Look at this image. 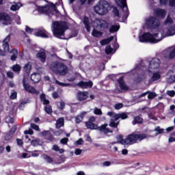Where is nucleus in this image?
Returning <instances> with one entry per match:
<instances>
[{
  "instance_id": "ea45409f",
  "label": "nucleus",
  "mask_w": 175,
  "mask_h": 175,
  "mask_svg": "<svg viewBox=\"0 0 175 175\" xmlns=\"http://www.w3.org/2000/svg\"><path fill=\"white\" fill-rule=\"evenodd\" d=\"M55 83L58 85H60V87H70V83H65L59 82L58 80H56Z\"/></svg>"
},
{
  "instance_id": "13d9d810",
  "label": "nucleus",
  "mask_w": 175,
  "mask_h": 175,
  "mask_svg": "<svg viewBox=\"0 0 175 175\" xmlns=\"http://www.w3.org/2000/svg\"><path fill=\"white\" fill-rule=\"evenodd\" d=\"M167 94L169 95V96H174L175 92L174 90L167 91Z\"/></svg>"
},
{
  "instance_id": "de8ad7c7",
  "label": "nucleus",
  "mask_w": 175,
  "mask_h": 175,
  "mask_svg": "<svg viewBox=\"0 0 175 175\" xmlns=\"http://www.w3.org/2000/svg\"><path fill=\"white\" fill-rule=\"evenodd\" d=\"M113 51V49H111V46H107L106 48H105V53L106 54H111Z\"/></svg>"
},
{
  "instance_id": "423d86ee",
  "label": "nucleus",
  "mask_w": 175,
  "mask_h": 175,
  "mask_svg": "<svg viewBox=\"0 0 175 175\" xmlns=\"http://www.w3.org/2000/svg\"><path fill=\"white\" fill-rule=\"evenodd\" d=\"M146 136L144 134H131L129 135L125 140L120 141L121 144H133L137 142V140H143L146 139Z\"/></svg>"
},
{
  "instance_id": "338daca9",
  "label": "nucleus",
  "mask_w": 175,
  "mask_h": 175,
  "mask_svg": "<svg viewBox=\"0 0 175 175\" xmlns=\"http://www.w3.org/2000/svg\"><path fill=\"white\" fill-rule=\"evenodd\" d=\"M170 6H175V0H170Z\"/></svg>"
},
{
  "instance_id": "680f3d73",
  "label": "nucleus",
  "mask_w": 175,
  "mask_h": 175,
  "mask_svg": "<svg viewBox=\"0 0 175 175\" xmlns=\"http://www.w3.org/2000/svg\"><path fill=\"white\" fill-rule=\"evenodd\" d=\"M24 133L25 135H33V131L32 130L25 131Z\"/></svg>"
},
{
  "instance_id": "aec40b11",
  "label": "nucleus",
  "mask_w": 175,
  "mask_h": 175,
  "mask_svg": "<svg viewBox=\"0 0 175 175\" xmlns=\"http://www.w3.org/2000/svg\"><path fill=\"white\" fill-rule=\"evenodd\" d=\"M154 13H155L157 17H159V18H165V16L166 14V11L165 10L158 8L154 10Z\"/></svg>"
},
{
  "instance_id": "052dcab7",
  "label": "nucleus",
  "mask_w": 175,
  "mask_h": 175,
  "mask_svg": "<svg viewBox=\"0 0 175 175\" xmlns=\"http://www.w3.org/2000/svg\"><path fill=\"white\" fill-rule=\"evenodd\" d=\"M83 143H84V141L81 138H80L78 141L76 142V144H77V146H80L83 144Z\"/></svg>"
},
{
  "instance_id": "5701e85b",
  "label": "nucleus",
  "mask_w": 175,
  "mask_h": 175,
  "mask_svg": "<svg viewBox=\"0 0 175 175\" xmlns=\"http://www.w3.org/2000/svg\"><path fill=\"white\" fill-rule=\"evenodd\" d=\"M87 114V111H82L79 115L75 117V122L77 124H80L81 121H83V119L84 118V116Z\"/></svg>"
},
{
  "instance_id": "5fc2aeb1",
  "label": "nucleus",
  "mask_w": 175,
  "mask_h": 175,
  "mask_svg": "<svg viewBox=\"0 0 175 175\" xmlns=\"http://www.w3.org/2000/svg\"><path fill=\"white\" fill-rule=\"evenodd\" d=\"M7 76L10 78V79H13L14 76V74L11 72V71H8L7 72Z\"/></svg>"
},
{
  "instance_id": "4d7b16f0",
  "label": "nucleus",
  "mask_w": 175,
  "mask_h": 175,
  "mask_svg": "<svg viewBox=\"0 0 175 175\" xmlns=\"http://www.w3.org/2000/svg\"><path fill=\"white\" fill-rule=\"evenodd\" d=\"M113 13L115 14L116 16H117L118 17H120V12L118 11V9H117V8H113Z\"/></svg>"
},
{
  "instance_id": "09e8293b",
  "label": "nucleus",
  "mask_w": 175,
  "mask_h": 175,
  "mask_svg": "<svg viewBox=\"0 0 175 175\" xmlns=\"http://www.w3.org/2000/svg\"><path fill=\"white\" fill-rule=\"evenodd\" d=\"M30 126L32 129H34L35 131H39V126L38 124L31 123Z\"/></svg>"
},
{
  "instance_id": "4468645a",
  "label": "nucleus",
  "mask_w": 175,
  "mask_h": 175,
  "mask_svg": "<svg viewBox=\"0 0 175 175\" xmlns=\"http://www.w3.org/2000/svg\"><path fill=\"white\" fill-rule=\"evenodd\" d=\"M94 27L96 28H107L109 24L103 19H96L94 21Z\"/></svg>"
},
{
  "instance_id": "49530a36",
  "label": "nucleus",
  "mask_w": 175,
  "mask_h": 175,
  "mask_svg": "<svg viewBox=\"0 0 175 175\" xmlns=\"http://www.w3.org/2000/svg\"><path fill=\"white\" fill-rule=\"evenodd\" d=\"M123 106H124V104L120 103L114 105V109H116V110H120V109H122Z\"/></svg>"
},
{
  "instance_id": "7ed1b4c3",
  "label": "nucleus",
  "mask_w": 175,
  "mask_h": 175,
  "mask_svg": "<svg viewBox=\"0 0 175 175\" xmlns=\"http://www.w3.org/2000/svg\"><path fill=\"white\" fill-rule=\"evenodd\" d=\"M50 69L53 71V73L59 75V76H65L68 73V66L65 64L59 62L51 63Z\"/></svg>"
},
{
  "instance_id": "b1692460",
  "label": "nucleus",
  "mask_w": 175,
  "mask_h": 175,
  "mask_svg": "<svg viewBox=\"0 0 175 175\" xmlns=\"http://www.w3.org/2000/svg\"><path fill=\"white\" fill-rule=\"evenodd\" d=\"M40 74L39 73H33L31 75V80L33 81V83H39L40 81Z\"/></svg>"
},
{
  "instance_id": "79ce46f5",
  "label": "nucleus",
  "mask_w": 175,
  "mask_h": 175,
  "mask_svg": "<svg viewBox=\"0 0 175 175\" xmlns=\"http://www.w3.org/2000/svg\"><path fill=\"white\" fill-rule=\"evenodd\" d=\"M44 111L47 114H51L53 113V109H51V106L47 105L44 108Z\"/></svg>"
},
{
  "instance_id": "a878e982",
  "label": "nucleus",
  "mask_w": 175,
  "mask_h": 175,
  "mask_svg": "<svg viewBox=\"0 0 175 175\" xmlns=\"http://www.w3.org/2000/svg\"><path fill=\"white\" fill-rule=\"evenodd\" d=\"M84 25H85V28H86L88 32H90L91 31V26H90V19L88 18V17L85 16L83 18V21Z\"/></svg>"
},
{
  "instance_id": "e433bc0d",
  "label": "nucleus",
  "mask_w": 175,
  "mask_h": 175,
  "mask_svg": "<svg viewBox=\"0 0 175 175\" xmlns=\"http://www.w3.org/2000/svg\"><path fill=\"white\" fill-rule=\"evenodd\" d=\"M12 55L11 56L12 61H16L17 59V55H18V51L14 49L12 50Z\"/></svg>"
},
{
  "instance_id": "1a4fd4ad",
  "label": "nucleus",
  "mask_w": 175,
  "mask_h": 175,
  "mask_svg": "<svg viewBox=\"0 0 175 175\" xmlns=\"http://www.w3.org/2000/svg\"><path fill=\"white\" fill-rule=\"evenodd\" d=\"M107 116H109V117H112V118H114L115 121H118L120 118L121 120H126V118H128V113L125 112L116 113L113 111H109L107 113Z\"/></svg>"
},
{
  "instance_id": "cd10ccee",
  "label": "nucleus",
  "mask_w": 175,
  "mask_h": 175,
  "mask_svg": "<svg viewBox=\"0 0 175 175\" xmlns=\"http://www.w3.org/2000/svg\"><path fill=\"white\" fill-rule=\"evenodd\" d=\"M37 58H39L41 62H46V53L39 52L36 55Z\"/></svg>"
},
{
  "instance_id": "603ef678",
  "label": "nucleus",
  "mask_w": 175,
  "mask_h": 175,
  "mask_svg": "<svg viewBox=\"0 0 175 175\" xmlns=\"http://www.w3.org/2000/svg\"><path fill=\"white\" fill-rule=\"evenodd\" d=\"M25 31L28 33H31V32H33V29H31V27L26 26Z\"/></svg>"
},
{
  "instance_id": "6ab92c4d",
  "label": "nucleus",
  "mask_w": 175,
  "mask_h": 175,
  "mask_svg": "<svg viewBox=\"0 0 175 175\" xmlns=\"http://www.w3.org/2000/svg\"><path fill=\"white\" fill-rule=\"evenodd\" d=\"M118 83H119L120 88L123 91H128V90H129L128 86H126V84H125V82H124V77H121L120 79H118Z\"/></svg>"
},
{
  "instance_id": "4be33fe9",
  "label": "nucleus",
  "mask_w": 175,
  "mask_h": 175,
  "mask_svg": "<svg viewBox=\"0 0 175 175\" xmlns=\"http://www.w3.org/2000/svg\"><path fill=\"white\" fill-rule=\"evenodd\" d=\"M116 121L117 120L112 118L110 120L109 126H111V128H115L116 132H118V125H120V122H116Z\"/></svg>"
},
{
  "instance_id": "f3484780",
  "label": "nucleus",
  "mask_w": 175,
  "mask_h": 175,
  "mask_svg": "<svg viewBox=\"0 0 175 175\" xmlns=\"http://www.w3.org/2000/svg\"><path fill=\"white\" fill-rule=\"evenodd\" d=\"M38 12L41 14H49V13H51V8L49 5L44 7L40 6L38 7Z\"/></svg>"
},
{
  "instance_id": "69168bd1",
  "label": "nucleus",
  "mask_w": 175,
  "mask_h": 175,
  "mask_svg": "<svg viewBox=\"0 0 175 175\" xmlns=\"http://www.w3.org/2000/svg\"><path fill=\"white\" fill-rule=\"evenodd\" d=\"M18 146H23V140L20 139H16Z\"/></svg>"
},
{
  "instance_id": "2eb2a0df",
  "label": "nucleus",
  "mask_w": 175,
  "mask_h": 175,
  "mask_svg": "<svg viewBox=\"0 0 175 175\" xmlns=\"http://www.w3.org/2000/svg\"><path fill=\"white\" fill-rule=\"evenodd\" d=\"M77 85L83 90H85L87 88H92V85H94V83H92V81H89L88 82L80 81L77 84Z\"/></svg>"
},
{
  "instance_id": "e2e57ef3",
  "label": "nucleus",
  "mask_w": 175,
  "mask_h": 175,
  "mask_svg": "<svg viewBox=\"0 0 175 175\" xmlns=\"http://www.w3.org/2000/svg\"><path fill=\"white\" fill-rule=\"evenodd\" d=\"M88 122H92V123L95 122V117H94V116L90 117L89 118Z\"/></svg>"
},
{
  "instance_id": "774afa93",
  "label": "nucleus",
  "mask_w": 175,
  "mask_h": 175,
  "mask_svg": "<svg viewBox=\"0 0 175 175\" xmlns=\"http://www.w3.org/2000/svg\"><path fill=\"white\" fill-rule=\"evenodd\" d=\"M169 143H173V142H175V137H170L168 139Z\"/></svg>"
},
{
  "instance_id": "c756f323",
  "label": "nucleus",
  "mask_w": 175,
  "mask_h": 175,
  "mask_svg": "<svg viewBox=\"0 0 175 175\" xmlns=\"http://www.w3.org/2000/svg\"><path fill=\"white\" fill-rule=\"evenodd\" d=\"M113 39H114L113 36H111L110 38L102 40L100 43L102 46H105V44H109V43H110V42H111V40H113Z\"/></svg>"
},
{
  "instance_id": "473e14b6",
  "label": "nucleus",
  "mask_w": 175,
  "mask_h": 175,
  "mask_svg": "<svg viewBox=\"0 0 175 175\" xmlns=\"http://www.w3.org/2000/svg\"><path fill=\"white\" fill-rule=\"evenodd\" d=\"M40 99L41 102H42L43 105H49L50 103L49 100H46V94H40Z\"/></svg>"
},
{
  "instance_id": "39448f33",
  "label": "nucleus",
  "mask_w": 175,
  "mask_h": 175,
  "mask_svg": "<svg viewBox=\"0 0 175 175\" xmlns=\"http://www.w3.org/2000/svg\"><path fill=\"white\" fill-rule=\"evenodd\" d=\"M86 127L88 129H98L100 132H103L105 135H107V133H113V131L110 130V129L107 128L109 124H104L98 127V125L92 123L91 122H85Z\"/></svg>"
},
{
  "instance_id": "a19ab883",
  "label": "nucleus",
  "mask_w": 175,
  "mask_h": 175,
  "mask_svg": "<svg viewBox=\"0 0 175 175\" xmlns=\"http://www.w3.org/2000/svg\"><path fill=\"white\" fill-rule=\"evenodd\" d=\"M148 99H154L155 96H157V93L153 92H150L148 93Z\"/></svg>"
},
{
  "instance_id": "2f4dec72",
  "label": "nucleus",
  "mask_w": 175,
  "mask_h": 175,
  "mask_svg": "<svg viewBox=\"0 0 175 175\" xmlns=\"http://www.w3.org/2000/svg\"><path fill=\"white\" fill-rule=\"evenodd\" d=\"M16 132V127H12L11 129V131L10 132V134H7L5 135V140H10L12 137H13V133Z\"/></svg>"
},
{
  "instance_id": "a18cd8bd",
  "label": "nucleus",
  "mask_w": 175,
  "mask_h": 175,
  "mask_svg": "<svg viewBox=\"0 0 175 175\" xmlns=\"http://www.w3.org/2000/svg\"><path fill=\"white\" fill-rule=\"evenodd\" d=\"M12 70H14V72H20V70H21V67L20 66V65L16 64L13 66Z\"/></svg>"
},
{
  "instance_id": "6e6552de",
  "label": "nucleus",
  "mask_w": 175,
  "mask_h": 175,
  "mask_svg": "<svg viewBox=\"0 0 175 175\" xmlns=\"http://www.w3.org/2000/svg\"><path fill=\"white\" fill-rule=\"evenodd\" d=\"M0 23L3 24V25H12V16L9 15V14L6 12H1L0 13Z\"/></svg>"
},
{
  "instance_id": "a211bd4d",
  "label": "nucleus",
  "mask_w": 175,
  "mask_h": 175,
  "mask_svg": "<svg viewBox=\"0 0 175 175\" xmlns=\"http://www.w3.org/2000/svg\"><path fill=\"white\" fill-rule=\"evenodd\" d=\"M161 79V72H154L150 77V79L149 80V84H152L154 81H158Z\"/></svg>"
},
{
  "instance_id": "f257e3e1",
  "label": "nucleus",
  "mask_w": 175,
  "mask_h": 175,
  "mask_svg": "<svg viewBox=\"0 0 175 175\" xmlns=\"http://www.w3.org/2000/svg\"><path fill=\"white\" fill-rule=\"evenodd\" d=\"M173 35H175V28L169 27L163 28L157 33L153 34L150 33L142 34L139 36V42H142V43H145L146 42H150V43H158V42H161L164 38L173 36Z\"/></svg>"
},
{
  "instance_id": "c9c22d12",
  "label": "nucleus",
  "mask_w": 175,
  "mask_h": 175,
  "mask_svg": "<svg viewBox=\"0 0 175 175\" xmlns=\"http://www.w3.org/2000/svg\"><path fill=\"white\" fill-rule=\"evenodd\" d=\"M35 36H40L41 38H48L47 34H46V32L40 30L35 33Z\"/></svg>"
},
{
  "instance_id": "0eeeda50",
  "label": "nucleus",
  "mask_w": 175,
  "mask_h": 175,
  "mask_svg": "<svg viewBox=\"0 0 175 175\" xmlns=\"http://www.w3.org/2000/svg\"><path fill=\"white\" fill-rule=\"evenodd\" d=\"M145 25L148 28L157 29V28L161 25V22H159V20L157 19V18L150 17L146 19Z\"/></svg>"
},
{
  "instance_id": "0e129e2a",
  "label": "nucleus",
  "mask_w": 175,
  "mask_h": 175,
  "mask_svg": "<svg viewBox=\"0 0 175 175\" xmlns=\"http://www.w3.org/2000/svg\"><path fill=\"white\" fill-rule=\"evenodd\" d=\"M53 98H54V99H57L58 98V92H55L52 94Z\"/></svg>"
},
{
  "instance_id": "6e6d98bb",
  "label": "nucleus",
  "mask_w": 175,
  "mask_h": 175,
  "mask_svg": "<svg viewBox=\"0 0 175 175\" xmlns=\"http://www.w3.org/2000/svg\"><path fill=\"white\" fill-rule=\"evenodd\" d=\"M68 139L66 138V137L63 138V139H62L60 140V143H61L62 144H66L68 143Z\"/></svg>"
},
{
  "instance_id": "bb28decb",
  "label": "nucleus",
  "mask_w": 175,
  "mask_h": 175,
  "mask_svg": "<svg viewBox=\"0 0 175 175\" xmlns=\"http://www.w3.org/2000/svg\"><path fill=\"white\" fill-rule=\"evenodd\" d=\"M12 5L10 7V10H12V12H16V10H19L20 8H21V6H23V5H21V3H12Z\"/></svg>"
},
{
  "instance_id": "8fccbe9b",
  "label": "nucleus",
  "mask_w": 175,
  "mask_h": 175,
  "mask_svg": "<svg viewBox=\"0 0 175 175\" xmlns=\"http://www.w3.org/2000/svg\"><path fill=\"white\" fill-rule=\"evenodd\" d=\"M17 98V92H14L10 95V99H16Z\"/></svg>"
},
{
  "instance_id": "c85d7f7f",
  "label": "nucleus",
  "mask_w": 175,
  "mask_h": 175,
  "mask_svg": "<svg viewBox=\"0 0 175 175\" xmlns=\"http://www.w3.org/2000/svg\"><path fill=\"white\" fill-rule=\"evenodd\" d=\"M64 118H59L57 122H56V128L57 129H59V128H61V126H64Z\"/></svg>"
},
{
  "instance_id": "864d4df0",
  "label": "nucleus",
  "mask_w": 175,
  "mask_h": 175,
  "mask_svg": "<svg viewBox=\"0 0 175 175\" xmlns=\"http://www.w3.org/2000/svg\"><path fill=\"white\" fill-rule=\"evenodd\" d=\"M65 102L62 101L60 102V106H59V110H64V109H65Z\"/></svg>"
},
{
  "instance_id": "f8f14e48",
  "label": "nucleus",
  "mask_w": 175,
  "mask_h": 175,
  "mask_svg": "<svg viewBox=\"0 0 175 175\" xmlns=\"http://www.w3.org/2000/svg\"><path fill=\"white\" fill-rule=\"evenodd\" d=\"M23 85L24 90H25L27 92H29L30 94H39V92L36 91V90H35V88L29 85L25 77L23 79Z\"/></svg>"
},
{
  "instance_id": "20e7f679",
  "label": "nucleus",
  "mask_w": 175,
  "mask_h": 175,
  "mask_svg": "<svg viewBox=\"0 0 175 175\" xmlns=\"http://www.w3.org/2000/svg\"><path fill=\"white\" fill-rule=\"evenodd\" d=\"M109 9H110V5L106 1H101L94 6L95 13H97V14L100 16L107 14V12H109Z\"/></svg>"
},
{
  "instance_id": "3c124183",
  "label": "nucleus",
  "mask_w": 175,
  "mask_h": 175,
  "mask_svg": "<svg viewBox=\"0 0 175 175\" xmlns=\"http://www.w3.org/2000/svg\"><path fill=\"white\" fill-rule=\"evenodd\" d=\"M154 131L156 132H158V133L161 134V133H163V129H161L159 126H157Z\"/></svg>"
},
{
  "instance_id": "dca6fc26",
  "label": "nucleus",
  "mask_w": 175,
  "mask_h": 175,
  "mask_svg": "<svg viewBox=\"0 0 175 175\" xmlns=\"http://www.w3.org/2000/svg\"><path fill=\"white\" fill-rule=\"evenodd\" d=\"M88 98V92H79L77 94V99L79 102H83V100H86Z\"/></svg>"
},
{
  "instance_id": "72a5a7b5",
  "label": "nucleus",
  "mask_w": 175,
  "mask_h": 175,
  "mask_svg": "<svg viewBox=\"0 0 175 175\" xmlns=\"http://www.w3.org/2000/svg\"><path fill=\"white\" fill-rule=\"evenodd\" d=\"M133 125H136V124H143V118L140 116H136L133 121Z\"/></svg>"
},
{
  "instance_id": "c03bdc74",
  "label": "nucleus",
  "mask_w": 175,
  "mask_h": 175,
  "mask_svg": "<svg viewBox=\"0 0 175 175\" xmlns=\"http://www.w3.org/2000/svg\"><path fill=\"white\" fill-rule=\"evenodd\" d=\"M94 113L96 116H102V110L100 109H98V108H96V107L94 108Z\"/></svg>"
},
{
  "instance_id": "412c9836",
  "label": "nucleus",
  "mask_w": 175,
  "mask_h": 175,
  "mask_svg": "<svg viewBox=\"0 0 175 175\" xmlns=\"http://www.w3.org/2000/svg\"><path fill=\"white\" fill-rule=\"evenodd\" d=\"M41 157L42 158H43V159H44L45 162H46L47 163H51V165H54V163H57L54 162V159L51 157L46 154H42Z\"/></svg>"
},
{
  "instance_id": "7c9ffc66",
  "label": "nucleus",
  "mask_w": 175,
  "mask_h": 175,
  "mask_svg": "<svg viewBox=\"0 0 175 175\" xmlns=\"http://www.w3.org/2000/svg\"><path fill=\"white\" fill-rule=\"evenodd\" d=\"M31 69H32V64L31 63H27L23 67V70L25 73H29L31 72Z\"/></svg>"
},
{
  "instance_id": "f03ea898",
  "label": "nucleus",
  "mask_w": 175,
  "mask_h": 175,
  "mask_svg": "<svg viewBox=\"0 0 175 175\" xmlns=\"http://www.w3.org/2000/svg\"><path fill=\"white\" fill-rule=\"evenodd\" d=\"M68 25L65 22L55 21L53 23V33L56 38L62 39L61 36L65 35V31L68 29Z\"/></svg>"
},
{
  "instance_id": "4c0bfd02",
  "label": "nucleus",
  "mask_w": 175,
  "mask_h": 175,
  "mask_svg": "<svg viewBox=\"0 0 175 175\" xmlns=\"http://www.w3.org/2000/svg\"><path fill=\"white\" fill-rule=\"evenodd\" d=\"M120 29V25H112L109 29L110 33H114V32H117Z\"/></svg>"
},
{
  "instance_id": "bf43d9fd",
  "label": "nucleus",
  "mask_w": 175,
  "mask_h": 175,
  "mask_svg": "<svg viewBox=\"0 0 175 175\" xmlns=\"http://www.w3.org/2000/svg\"><path fill=\"white\" fill-rule=\"evenodd\" d=\"M83 152V150L81 149H75V155H80Z\"/></svg>"
},
{
  "instance_id": "9d476101",
  "label": "nucleus",
  "mask_w": 175,
  "mask_h": 175,
  "mask_svg": "<svg viewBox=\"0 0 175 175\" xmlns=\"http://www.w3.org/2000/svg\"><path fill=\"white\" fill-rule=\"evenodd\" d=\"M9 42H10V35H8L3 41V47L4 51L0 49V55L1 57H5V55H6V53L9 51Z\"/></svg>"
},
{
  "instance_id": "393cba45",
  "label": "nucleus",
  "mask_w": 175,
  "mask_h": 175,
  "mask_svg": "<svg viewBox=\"0 0 175 175\" xmlns=\"http://www.w3.org/2000/svg\"><path fill=\"white\" fill-rule=\"evenodd\" d=\"M119 2L120 3V8L122 10L124 13H126L128 12V5H126V0H119Z\"/></svg>"
},
{
  "instance_id": "ddd939ff",
  "label": "nucleus",
  "mask_w": 175,
  "mask_h": 175,
  "mask_svg": "<svg viewBox=\"0 0 175 175\" xmlns=\"http://www.w3.org/2000/svg\"><path fill=\"white\" fill-rule=\"evenodd\" d=\"M163 55L169 59H173L175 57V46H171L163 51Z\"/></svg>"
},
{
  "instance_id": "f704fd0d",
  "label": "nucleus",
  "mask_w": 175,
  "mask_h": 175,
  "mask_svg": "<svg viewBox=\"0 0 175 175\" xmlns=\"http://www.w3.org/2000/svg\"><path fill=\"white\" fill-rule=\"evenodd\" d=\"M92 36H94V38H100V36H102V35H103V33L94 29L92 31Z\"/></svg>"
},
{
  "instance_id": "58836bf2",
  "label": "nucleus",
  "mask_w": 175,
  "mask_h": 175,
  "mask_svg": "<svg viewBox=\"0 0 175 175\" xmlns=\"http://www.w3.org/2000/svg\"><path fill=\"white\" fill-rule=\"evenodd\" d=\"M52 150L53 151H58L60 154H64V152H65L64 149H59V146H58V145H53Z\"/></svg>"
},
{
  "instance_id": "9b49d317",
  "label": "nucleus",
  "mask_w": 175,
  "mask_h": 175,
  "mask_svg": "<svg viewBox=\"0 0 175 175\" xmlns=\"http://www.w3.org/2000/svg\"><path fill=\"white\" fill-rule=\"evenodd\" d=\"M161 64V60L158 58L152 59L149 63L148 72H154V70H157L158 68H159V65Z\"/></svg>"
},
{
  "instance_id": "37998d69",
  "label": "nucleus",
  "mask_w": 175,
  "mask_h": 175,
  "mask_svg": "<svg viewBox=\"0 0 175 175\" xmlns=\"http://www.w3.org/2000/svg\"><path fill=\"white\" fill-rule=\"evenodd\" d=\"M39 143H40V139H33L31 142V146H33V147H36L37 146H39Z\"/></svg>"
}]
</instances>
